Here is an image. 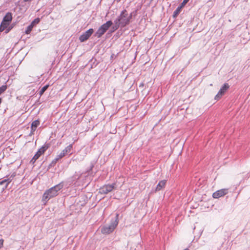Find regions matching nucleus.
Returning <instances> with one entry per match:
<instances>
[{"label": "nucleus", "mask_w": 250, "mask_h": 250, "mask_svg": "<svg viewBox=\"0 0 250 250\" xmlns=\"http://www.w3.org/2000/svg\"><path fill=\"white\" fill-rule=\"evenodd\" d=\"M133 13L128 14L126 10H123L120 16L114 21L115 25L113 27L114 30H117L120 26L124 27L130 21Z\"/></svg>", "instance_id": "1"}, {"label": "nucleus", "mask_w": 250, "mask_h": 250, "mask_svg": "<svg viewBox=\"0 0 250 250\" xmlns=\"http://www.w3.org/2000/svg\"><path fill=\"white\" fill-rule=\"evenodd\" d=\"M63 187L62 183H60L46 190L43 194L42 201L45 204L49 199L57 196L59 191L62 189Z\"/></svg>", "instance_id": "2"}, {"label": "nucleus", "mask_w": 250, "mask_h": 250, "mask_svg": "<svg viewBox=\"0 0 250 250\" xmlns=\"http://www.w3.org/2000/svg\"><path fill=\"white\" fill-rule=\"evenodd\" d=\"M118 214H116V219L112 220L110 224L104 226L101 229V232L104 234H108L113 231L118 224Z\"/></svg>", "instance_id": "3"}, {"label": "nucleus", "mask_w": 250, "mask_h": 250, "mask_svg": "<svg viewBox=\"0 0 250 250\" xmlns=\"http://www.w3.org/2000/svg\"><path fill=\"white\" fill-rule=\"evenodd\" d=\"M113 22L111 21H107L106 23L102 25L95 33V36L98 38L103 35L108 29L112 25Z\"/></svg>", "instance_id": "4"}, {"label": "nucleus", "mask_w": 250, "mask_h": 250, "mask_svg": "<svg viewBox=\"0 0 250 250\" xmlns=\"http://www.w3.org/2000/svg\"><path fill=\"white\" fill-rule=\"evenodd\" d=\"M73 145L70 144L63 149L60 153L57 155L56 157L53 160V162L56 163L59 160L67 154L71 155V151L72 149Z\"/></svg>", "instance_id": "5"}, {"label": "nucleus", "mask_w": 250, "mask_h": 250, "mask_svg": "<svg viewBox=\"0 0 250 250\" xmlns=\"http://www.w3.org/2000/svg\"><path fill=\"white\" fill-rule=\"evenodd\" d=\"M115 184L105 185L100 188L99 192L101 194H107L111 192L115 188Z\"/></svg>", "instance_id": "6"}, {"label": "nucleus", "mask_w": 250, "mask_h": 250, "mask_svg": "<svg viewBox=\"0 0 250 250\" xmlns=\"http://www.w3.org/2000/svg\"><path fill=\"white\" fill-rule=\"evenodd\" d=\"M47 149V147L45 146L41 147L38 151L36 152L35 155L34 156L33 158L30 161V163L33 164L40 157V156L42 154L44 151Z\"/></svg>", "instance_id": "7"}, {"label": "nucleus", "mask_w": 250, "mask_h": 250, "mask_svg": "<svg viewBox=\"0 0 250 250\" xmlns=\"http://www.w3.org/2000/svg\"><path fill=\"white\" fill-rule=\"evenodd\" d=\"M229 85L228 83H224V85L220 88L218 93L215 96V100H219L221 98V97L224 94V93L226 92V91L229 89Z\"/></svg>", "instance_id": "8"}, {"label": "nucleus", "mask_w": 250, "mask_h": 250, "mask_svg": "<svg viewBox=\"0 0 250 250\" xmlns=\"http://www.w3.org/2000/svg\"><path fill=\"white\" fill-rule=\"evenodd\" d=\"M93 29L91 28L84 32L79 37V40L81 42H83L87 40L93 33Z\"/></svg>", "instance_id": "9"}, {"label": "nucleus", "mask_w": 250, "mask_h": 250, "mask_svg": "<svg viewBox=\"0 0 250 250\" xmlns=\"http://www.w3.org/2000/svg\"><path fill=\"white\" fill-rule=\"evenodd\" d=\"M228 193V188H223L220 190H218L215 192H214L212 194V197L214 198H219L220 197H223L225 195Z\"/></svg>", "instance_id": "10"}, {"label": "nucleus", "mask_w": 250, "mask_h": 250, "mask_svg": "<svg viewBox=\"0 0 250 250\" xmlns=\"http://www.w3.org/2000/svg\"><path fill=\"white\" fill-rule=\"evenodd\" d=\"M10 23L4 21H2L0 25V31L2 32L5 30V33H8L11 29V27H8Z\"/></svg>", "instance_id": "11"}, {"label": "nucleus", "mask_w": 250, "mask_h": 250, "mask_svg": "<svg viewBox=\"0 0 250 250\" xmlns=\"http://www.w3.org/2000/svg\"><path fill=\"white\" fill-rule=\"evenodd\" d=\"M40 125V121L38 120H35L33 121L31 125V133L33 134V132L36 130L37 127Z\"/></svg>", "instance_id": "12"}, {"label": "nucleus", "mask_w": 250, "mask_h": 250, "mask_svg": "<svg viewBox=\"0 0 250 250\" xmlns=\"http://www.w3.org/2000/svg\"><path fill=\"white\" fill-rule=\"evenodd\" d=\"M12 19V14L8 12L4 17L2 21L10 23Z\"/></svg>", "instance_id": "13"}, {"label": "nucleus", "mask_w": 250, "mask_h": 250, "mask_svg": "<svg viewBox=\"0 0 250 250\" xmlns=\"http://www.w3.org/2000/svg\"><path fill=\"white\" fill-rule=\"evenodd\" d=\"M166 185V180H162L157 185L155 191H159L162 188H164Z\"/></svg>", "instance_id": "14"}, {"label": "nucleus", "mask_w": 250, "mask_h": 250, "mask_svg": "<svg viewBox=\"0 0 250 250\" xmlns=\"http://www.w3.org/2000/svg\"><path fill=\"white\" fill-rule=\"evenodd\" d=\"M11 182V180L10 178L4 179L1 181H0V185H2L5 184V188H7L8 185Z\"/></svg>", "instance_id": "15"}, {"label": "nucleus", "mask_w": 250, "mask_h": 250, "mask_svg": "<svg viewBox=\"0 0 250 250\" xmlns=\"http://www.w3.org/2000/svg\"><path fill=\"white\" fill-rule=\"evenodd\" d=\"M181 6H178L176 9L174 11L173 13V17H176L178 16V15L180 13L181 9H182Z\"/></svg>", "instance_id": "16"}, {"label": "nucleus", "mask_w": 250, "mask_h": 250, "mask_svg": "<svg viewBox=\"0 0 250 250\" xmlns=\"http://www.w3.org/2000/svg\"><path fill=\"white\" fill-rule=\"evenodd\" d=\"M34 26L32 25L31 23L29 26H28L25 32V34H29L32 31Z\"/></svg>", "instance_id": "17"}, {"label": "nucleus", "mask_w": 250, "mask_h": 250, "mask_svg": "<svg viewBox=\"0 0 250 250\" xmlns=\"http://www.w3.org/2000/svg\"><path fill=\"white\" fill-rule=\"evenodd\" d=\"M7 88L6 85H3L0 87V95L6 90Z\"/></svg>", "instance_id": "18"}, {"label": "nucleus", "mask_w": 250, "mask_h": 250, "mask_svg": "<svg viewBox=\"0 0 250 250\" xmlns=\"http://www.w3.org/2000/svg\"><path fill=\"white\" fill-rule=\"evenodd\" d=\"M48 87V85H46L44 86L40 91V95H42L45 91V90L47 89Z\"/></svg>", "instance_id": "19"}, {"label": "nucleus", "mask_w": 250, "mask_h": 250, "mask_svg": "<svg viewBox=\"0 0 250 250\" xmlns=\"http://www.w3.org/2000/svg\"><path fill=\"white\" fill-rule=\"evenodd\" d=\"M40 21V20L39 18H36L31 22V24L34 26L35 24L39 23Z\"/></svg>", "instance_id": "20"}, {"label": "nucleus", "mask_w": 250, "mask_h": 250, "mask_svg": "<svg viewBox=\"0 0 250 250\" xmlns=\"http://www.w3.org/2000/svg\"><path fill=\"white\" fill-rule=\"evenodd\" d=\"M189 0H183L180 6L182 8L185 6V5L189 1Z\"/></svg>", "instance_id": "21"}, {"label": "nucleus", "mask_w": 250, "mask_h": 250, "mask_svg": "<svg viewBox=\"0 0 250 250\" xmlns=\"http://www.w3.org/2000/svg\"><path fill=\"white\" fill-rule=\"evenodd\" d=\"M3 240L2 239L0 240V249L3 246Z\"/></svg>", "instance_id": "22"}, {"label": "nucleus", "mask_w": 250, "mask_h": 250, "mask_svg": "<svg viewBox=\"0 0 250 250\" xmlns=\"http://www.w3.org/2000/svg\"><path fill=\"white\" fill-rule=\"evenodd\" d=\"M25 2H27V1H31L32 0H23Z\"/></svg>", "instance_id": "23"}, {"label": "nucleus", "mask_w": 250, "mask_h": 250, "mask_svg": "<svg viewBox=\"0 0 250 250\" xmlns=\"http://www.w3.org/2000/svg\"><path fill=\"white\" fill-rule=\"evenodd\" d=\"M2 99L0 98V104L1 103Z\"/></svg>", "instance_id": "24"}]
</instances>
